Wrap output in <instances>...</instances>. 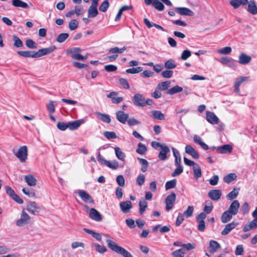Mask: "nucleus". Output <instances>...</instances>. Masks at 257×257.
I'll return each instance as SVG.
<instances>
[{
	"label": "nucleus",
	"mask_w": 257,
	"mask_h": 257,
	"mask_svg": "<svg viewBox=\"0 0 257 257\" xmlns=\"http://www.w3.org/2000/svg\"><path fill=\"white\" fill-rule=\"evenodd\" d=\"M55 49V46H51L48 48L39 49L37 52L34 51H19L17 53L19 55L25 58H39L51 53Z\"/></svg>",
	"instance_id": "f257e3e1"
},
{
	"label": "nucleus",
	"mask_w": 257,
	"mask_h": 257,
	"mask_svg": "<svg viewBox=\"0 0 257 257\" xmlns=\"http://www.w3.org/2000/svg\"><path fill=\"white\" fill-rule=\"evenodd\" d=\"M108 247L112 251L122 255L123 257H133L130 252L124 248L119 246L114 241L106 239Z\"/></svg>",
	"instance_id": "f03ea898"
},
{
	"label": "nucleus",
	"mask_w": 257,
	"mask_h": 257,
	"mask_svg": "<svg viewBox=\"0 0 257 257\" xmlns=\"http://www.w3.org/2000/svg\"><path fill=\"white\" fill-rule=\"evenodd\" d=\"M31 222V217L27 213L25 209H23L21 213L20 217L16 221V224L19 227H23L29 224Z\"/></svg>",
	"instance_id": "7ed1b4c3"
},
{
	"label": "nucleus",
	"mask_w": 257,
	"mask_h": 257,
	"mask_svg": "<svg viewBox=\"0 0 257 257\" xmlns=\"http://www.w3.org/2000/svg\"><path fill=\"white\" fill-rule=\"evenodd\" d=\"M13 152L21 162H25L27 159L28 149L26 146L21 147L17 151L14 150Z\"/></svg>",
	"instance_id": "20e7f679"
},
{
	"label": "nucleus",
	"mask_w": 257,
	"mask_h": 257,
	"mask_svg": "<svg viewBox=\"0 0 257 257\" xmlns=\"http://www.w3.org/2000/svg\"><path fill=\"white\" fill-rule=\"evenodd\" d=\"M202 147L204 150H211L213 151L216 149L217 152L221 154L229 153L232 150V146H221L217 148L214 146L209 147V146H202Z\"/></svg>",
	"instance_id": "39448f33"
},
{
	"label": "nucleus",
	"mask_w": 257,
	"mask_h": 257,
	"mask_svg": "<svg viewBox=\"0 0 257 257\" xmlns=\"http://www.w3.org/2000/svg\"><path fill=\"white\" fill-rule=\"evenodd\" d=\"M126 49V47H123L122 48H119L117 47L111 48L109 49L108 52L110 53L114 54V55L107 56L105 59H108L110 62H113L118 57L117 54L122 53Z\"/></svg>",
	"instance_id": "423d86ee"
},
{
	"label": "nucleus",
	"mask_w": 257,
	"mask_h": 257,
	"mask_svg": "<svg viewBox=\"0 0 257 257\" xmlns=\"http://www.w3.org/2000/svg\"><path fill=\"white\" fill-rule=\"evenodd\" d=\"M25 209L27 210V211L29 212L31 214L34 215L39 213L41 210L40 207L36 202L34 201L29 202L27 204Z\"/></svg>",
	"instance_id": "0eeeda50"
},
{
	"label": "nucleus",
	"mask_w": 257,
	"mask_h": 257,
	"mask_svg": "<svg viewBox=\"0 0 257 257\" xmlns=\"http://www.w3.org/2000/svg\"><path fill=\"white\" fill-rule=\"evenodd\" d=\"M132 100L134 104L136 106L139 107L145 106V97L143 94L139 93H136L134 95Z\"/></svg>",
	"instance_id": "6e6552de"
},
{
	"label": "nucleus",
	"mask_w": 257,
	"mask_h": 257,
	"mask_svg": "<svg viewBox=\"0 0 257 257\" xmlns=\"http://www.w3.org/2000/svg\"><path fill=\"white\" fill-rule=\"evenodd\" d=\"M176 198V195L174 192H172L170 195L167 196L165 201L166 204L165 208L167 211H168L173 208Z\"/></svg>",
	"instance_id": "1a4fd4ad"
},
{
	"label": "nucleus",
	"mask_w": 257,
	"mask_h": 257,
	"mask_svg": "<svg viewBox=\"0 0 257 257\" xmlns=\"http://www.w3.org/2000/svg\"><path fill=\"white\" fill-rule=\"evenodd\" d=\"M219 62L223 65H226L228 67L233 69H235L237 66L236 61L230 57H222L220 58Z\"/></svg>",
	"instance_id": "9d476101"
},
{
	"label": "nucleus",
	"mask_w": 257,
	"mask_h": 257,
	"mask_svg": "<svg viewBox=\"0 0 257 257\" xmlns=\"http://www.w3.org/2000/svg\"><path fill=\"white\" fill-rule=\"evenodd\" d=\"M156 149H161L159 154V158L161 160L165 161L167 159V154L170 152L169 148L167 146H153Z\"/></svg>",
	"instance_id": "9b49d317"
},
{
	"label": "nucleus",
	"mask_w": 257,
	"mask_h": 257,
	"mask_svg": "<svg viewBox=\"0 0 257 257\" xmlns=\"http://www.w3.org/2000/svg\"><path fill=\"white\" fill-rule=\"evenodd\" d=\"M78 194L84 202L94 204V202L91 196L85 191L79 190Z\"/></svg>",
	"instance_id": "f8f14e48"
},
{
	"label": "nucleus",
	"mask_w": 257,
	"mask_h": 257,
	"mask_svg": "<svg viewBox=\"0 0 257 257\" xmlns=\"http://www.w3.org/2000/svg\"><path fill=\"white\" fill-rule=\"evenodd\" d=\"M145 3L147 5H152L155 8L159 11H162L164 10L165 6L163 3L158 0H144Z\"/></svg>",
	"instance_id": "ddd939ff"
},
{
	"label": "nucleus",
	"mask_w": 257,
	"mask_h": 257,
	"mask_svg": "<svg viewBox=\"0 0 257 257\" xmlns=\"http://www.w3.org/2000/svg\"><path fill=\"white\" fill-rule=\"evenodd\" d=\"M89 217L96 221H100L102 220L101 214L95 209L91 208L89 212Z\"/></svg>",
	"instance_id": "4468645a"
},
{
	"label": "nucleus",
	"mask_w": 257,
	"mask_h": 257,
	"mask_svg": "<svg viewBox=\"0 0 257 257\" xmlns=\"http://www.w3.org/2000/svg\"><path fill=\"white\" fill-rule=\"evenodd\" d=\"M239 206L240 204L238 201L235 200L231 203L227 210L234 216L237 214Z\"/></svg>",
	"instance_id": "2eb2a0df"
},
{
	"label": "nucleus",
	"mask_w": 257,
	"mask_h": 257,
	"mask_svg": "<svg viewBox=\"0 0 257 257\" xmlns=\"http://www.w3.org/2000/svg\"><path fill=\"white\" fill-rule=\"evenodd\" d=\"M116 117L120 122L125 124L128 118V114L124 113L123 111L119 110L116 112Z\"/></svg>",
	"instance_id": "dca6fc26"
},
{
	"label": "nucleus",
	"mask_w": 257,
	"mask_h": 257,
	"mask_svg": "<svg viewBox=\"0 0 257 257\" xmlns=\"http://www.w3.org/2000/svg\"><path fill=\"white\" fill-rule=\"evenodd\" d=\"M221 191L218 189H214L208 192L209 197L213 201H218L221 196Z\"/></svg>",
	"instance_id": "f3484780"
},
{
	"label": "nucleus",
	"mask_w": 257,
	"mask_h": 257,
	"mask_svg": "<svg viewBox=\"0 0 257 257\" xmlns=\"http://www.w3.org/2000/svg\"><path fill=\"white\" fill-rule=\"evenodd\" d=\"M177 13L182 16H192L194 15V13L191 10L185 7H176L175 8Z\"/></svg>",
	"instance_id": "a211bd4d"
},
{
	"label": "nucleus",
	"mask_w": 257,
	"mask_h": 257,
	"mask_svg": "<svg viewBox=\"0 0 257 257\" xmlns=\"http://www.w3.org/2000/svg\"><path fill=\"white\" fill-rule=\"evenodd\" d=\"M206 119L211 124H217L219 122V119L217 116L210 111L206 112Z\"/></svg>",
	"instance_id": "6ab92c4d"
},
{
	"label": "nucleus",
	"mask_w": 257,
	"mask_h": 257,
	"mask_svg": "<svg viewBox=\"0 0 257 257\" xmlns=\"http://www.w3.org/2000/svg\"><path fill=\"white\" fill-rule=\"evenodd\" d=\"M237 225L238 223L233 221L227 224L221 231V234L222 235H226L228 234L232 229L235 228Z\"/></svg>",
	"instance_id": "aec40b11"
},
{
	"label": "nucleus",
	"mask_w": 257,
	"mask_h": 257,
	"mask_svg": "<svg viewBox=\"0 0 257 257\" xmlns=\"http://www.w3.org/2000/svg\"><path fill=\"white\" fill-rule=\"evenodd\" d=\"M251 58L245 53H241L238 57V63L242 65H246L250 63Z\"/></svg>",
	"instance_id": "412c9836"
},
{
	"label": "nucleus",
	"mask_w": 257,
	"mask_h": 257,
	"mask_svg": "<svg viewBox=\"0 0 257 257\" xmlns=\"http://www.w3.org/2000/svg\"><path fill=\"white\" fill-rule=\"evenodd\" d=\"M119 206L121 211L123 213H126L129 212L132 208V203L130 201H126L120 203Z\"/></svg>",
	"instance_id": "4be33fe9"
},
{
	"label": "nucleus",
	"mask_w": 257,
	"mask_h": 257,
	"mask_svg": "<svg viewBox=\"0 0 257 257\" xmlns=\"http://www.w3.org/2000/svg\"><path fill=\"white\" fill-rule=\"evenodd\" d=\"M83 122V119L69 121L68 122V128L72 131L77 130Z\"/></svg>",
	"instance_id": "5701e85b"
},
{
	"label": "nucleus",
	"mask_w": 257,
	"mask_h": 257,
	"mask_svg": "<svg viewBox=\"0 0 257 257\" xmlns=\"http://www.w3.org/2000/svg\"><path fill=\"white\" fill-rule=\"evenodd\" d=\"M257 228V218H254L248 224H246L243 228V231L247 232L251 229Z\"/></svg>",
	"instance_id": "b1692460"
},
{
	"label": "nucleus",
	"mask_w": 257,
	"mask_h": 257,
	"mask_svg": "<svg viewBox=\"0 0 257 257\" xmlns=\"http://www.w3.org/2000/svg\"><path fill=\"white\" fill-rule=\"evenodd\" d=\"M12 5L16 8H29V5L27 3L23 2L21 0H12Z\"/></svg>",
	"instance_id": "393cba45"
},
{
	"label": "nucleus",
	"mask_w": 257,
	"mask_h": 257,
	"mask_svg": "<svg viewBox=\"0 0 257 257\" xmlns=\"http://www.w3.org/2000/svg\"><path fill=\"white\" fill-rule=\"evenodd\" d=\"M97 6L91 5L88 9V17L94 18L97 16L98 11L97 9Z\"/></svg>",
	"instance_id": "a878e982"
},
{
	"label": "nucleus",
	"mask_w": 257,
	"mask_h": 257,
	"mask_svg": "<svg viewBox=\"0 0 257 257\" xmlns=\"http://www.w3.org/2000/svg\"><path fill=\"white\" fill-rule=\"evenodd\" d=\"M185 152L191 155L194 159H198L199 157L198 153L192 147V146H186Z\"/></svg>",
	"instance_id": "bb28decb"
},
{
	"label": "nucleus",
	"mask_w": 257,
	"mask_h": 257,
	"mask_svg": "<svg viewBox=\"0 0 257 257\" xmlns=\"http://www.w3.org/2000/svg\"><path fill=\"white\" fill-rule=\"evenodd\" d=\"M232 216L233 215L228 210L224 211L221 216V222L223 223L229 222L232 219Z\"/></svg>",
	"instance_id": "cd10ccee"
},
{
	"label": "nucleus",
	"mask_w": 257,
	"mask_h": 257,
	"mask_svg": "<svg viewBox=\"0 0 257 257\" xmlns=\"http://www.w3.org/2000/svg\"><path fill=\"white\" fill-rule=\"evenodd\" d=\"M151 112L152 116L154 119H157L160 120H164L165 119L164 114L160 110H152Z\"/></svg>",
	"instance_id": "c85d7f7f"
},
{
	"label": "nucleus",
	"mask_w": 257,
	"mask_h": 257,
	"mask_svg": "<svg viewBox=\"0 0 257 257\" xmlns=\"http://www.w3.org/2000/svg\"><path fill=\"white\" fill-rule=\"evenodd\" d=\"M220 248V244L215 240H211L209 243V249L210 252L214 253Z\"/></svg>",
	"instance_id": "c756f323"
},
{
	"label": "nucleus",
	"mask_w": 257,
	"mask_h": 257,
	"mask_svg": "<svg viewBox=\"0 0 257 257\" xmlns=\"http://www.w3.org/2000/svg\"><path fill=\"white\" fill-rule=\"evenodd\" d=\"M91 246L97 252L101 254H103L107 251V248L105 246L96 243H92Z\"/></svg>",
	"instance_id": "7c9ffc66"
},
{
	"label": "nucleus",
	"mask_w": 257,
	"mask_h": 257,
	"mask_svg": "<svg viewBox=\"0 0 257 257\" xmlns=\"http://www.w3.org/2000/svg\"><path fill=\"white\" fill-rule=\"evenodd\" d=\"M170 84L171 82L170 81H166L158 83L157 87L160 91L168 90Z\"/></svg>",
	"instance_id": "2f4dec72"
},
{
	"label": "nucleus",
	"mask_w": 257,
	"mask_h": 257,
	"mask_svg": "<svg viewBox=\"0 0 257 257\" xmlns=\"http://www.w3.org/2000/svg\"><path fill=\"white\" fill-rule=\"evenodd\" d=\"M247 11L252 15L257 14V7L254 1H250L247 7Z\"/></svg>",
	"instance_id": "473e14b6"
},
{
	"label": "nucleus",
	"mask_w": 257,
	"mask_h": 257,
	"mask_svg": "<svg viewBox=\"0 0 257 257\" xmlns=\"http://www.w3.org/2000/svg\"><path fill=\"white\" fill-rule=\"evenodd\" d=\"M25 180L27 184L30 186H34L36 184V180L34 176L32 175L25 176Z\"/></svg>",
	"instance_id": "72a5a7b5"
},
{
	"label": "nucleus",
	"mask_w": 257,
	"mask_h": 257,
	"mask_svg": "<svg viewBox=\"0 0 257 257\" xmlns=\"http://www.w3.org/2000/svg\"><path fill=\"white\" fill-rule=\"evenodd\" d=\"M95 114L100 117L102 121L106 123H109L111 121L110 116L108 114L102 113L99 112H95Z\"/></svg>",
	"instance_id": "f704fd0d"
},
{
	"label": "nucleus",
	"mask_w": 257,
	"mask_h": 257,
	"mask_svg": "<svg viewBox=\"0 0 257 257\" xmlns=\"http://www.w3.org/2000/svg\"><path fill=\"white\" fill-rule=\"evenodd\" d=\"M84 231L89 234H91L94 238H95L98 241H101L102 239V237L101 236V234L98 232H96L93 231L92 230L87 229V228H84Z\"/></svg>",
	"instance_id": "c9c22d12"
},
{
	"label": "nucleus",
	"mask_w": 257,
	"mask_h": 257,
	"mask_svg": "<svg viewBox=\"0 0 257 257\" xmlns=\"http://www.w3.org/2000/svg\"><path fill=\"white\" fill-rule=\"evenodd\" d=\"M183 89L182 87L178 85H176L173 87L169 89L167 91L166 93L169 95H173L174 94L181 92L183 91Z\"/></svg>",
	"instance_id": "e433bc0d"
},
{
	"label": "nucleus",
	"mask_w": 257,
	"mask_h": 257,
	"mask_svg": "<svg viewBox=\"0 0 257 257\" xmlns=\"http://www.w3.org/2000/svg\"><path fill=\"white\" fill-rule=\"evenodd\" d=\"M164 66L167 69H172L176 68L177 66V63L175 60L170 59L165 62Z\"/></svg>",
	"instance_id": "4c0bfd02"
},
{
	"label": "nucleus",
	"mask_w": 257,
	"mask_h": 257,
	"mask_svg": "<svg viewBox=\"0 0 257 257\" xmlns=\"http://www.w3.org/2000/svg\"><path fill=\"white\" fill-rule=\"evenodd\" d=\"M193 171L194 175V177L196 179H198L202 175L201 167L198 164H196L193 167Z\"/></svg>",
	"instance_id": "58836bf2"
},
{
	"label": "nucleus",
	"mask_w": 257,
	"mask_h": 257,
	"mask_svg": "<svg viewBox=\"0 0 257 257\" xmlns=\"http://www.w3.org/2000/svg\"><path fill=\"white\" fill-rule=\"evenodd\" d=\"M138 160L139 161L140 163L142 165L141 171L143 172H146L148 169V162L146 160L140 158H138Z\"/></svg>",
	"instance_id": "ea45409f"
},
{
	"label": "nucleus",
	"mask_w": 257,
	"mask_h": 257,
	"mask_svg": "<svg viewBox=\"0 0 257 257\" xmlns=\"http://www.w3.org/2000/svg\"><path fill=\"white\" fill-rule=\"evenodd\" d=\"M147 202L145 200L142 199L141 200H140L139 202V213L141 215L144 214V212L146 209V208L147 207Z\"/></svg>",
	"instance_id": "a19ab883"
},
{
	"label": "nucleus",
	"mask_w": 257,
	"mask_h": 257,
	"mask_svg": "<svg viewBox=\"0 0 257 257\" xmlns=\"http://www.w3.org/2000/svg\"><path fill=\"white\" fill-rule=\"evenodd\" d=\"M13 40L14 42V46L17 48L22 47L23 45V43L21 39L16 35L13 36Z\"/></svg>",
	"instance_id": "79ce46f5"
},
{
	"label": "nucleus",
	"mask_w": 257,
	"mask_h": 257,
	"mask_svg": "<svg viewBox=\"0 0 257 257\" xmlns=\"http://www.w3.org/2000/svg\"><path fill=\"white\" fill-rule=\"evenodd\" d=\"M236 178V176L234 173H230L227 175H226L224 178L223 180L225 182L227 183H230L232 181L235 180Z\"/></svg>",
	"instance_id": "37998d69"
},
{
	"label": "nucleus",
	"mask_w": 257,
	"mask_h": 257,
	"mask_svg": "<svg viewBox=\"0 0 257 257\" xmlns=\"http://www.w3.org/2000/svg\"><path fill=\"white\" fill-rule=\"evenodd\" d=\"M114 150L117 158L120 160L123 161L125 158V155L121 151V149L118 147H116Z\"/></svg>",
	"instance_id": "c03bdc74"
},
{
	"label": "nucleus",
	"mask_w": 257,
	"mask_h": 257,
	"mask_svg": "<svg viewBox=\"0 0 257 257\" xmlns=\"http://www.w3.org/2000/svg\"><path fill=\"white\" fill-rule=\"evenodd\" d=\"M238 194V189L234 188L227 195V198L229 200H232L235 198Z\"/></svg>",
	"instance_id": "a18cd8bd"
},
{
	"label": "nucleus",
	"mask_w": 257,
	"mask_h": 257,
	"mask_svg": "<svg viewBox=\"0 0 257 257\" xmlns=\"http://www.w3.org/2000/svg\"><path fill=\"white\" fill-rule=\"evenodd\" d=\"M232 51V49L230 47H225L221 49H219L217 52L220 54L227 55L229 54Z\"/></svg>",
	"instance_id": "49530a36"
},
{
	"label": "nucleus",
	"mask_w": 257,
	"mask_h": 257,
	"mask_svg": "<svg viewBox=\"0 0 257 257\" xmlns=\"http://www.w3.org/2000/svg\"><path fill=\"white\" fill-rule=\"evenodd\" d=\"M82 51V49L78 47H73L70 49H68L66 50V53L67 54L75 55L78 54Z\"/></svg>",
	"instance_id": "de8ad7c7"
},
{
	"label": "nucleus",
	"mask_w": 257,
	"mask_h": 257,
	"mask_svg": "<svg viewBox=\"0 0 257 257\" xmlns=\"http://www.w3.org/2000/svg\"><path fill=\"white\" fill-rule=\"evenodd\" d=\"M194 211V207L193 206H188L186 210H185L183 215L186 217L192 216Z\"/></svg>",
	"instance_id": "09e8293b"
},
{
	"label": "nucleus",
	"mask_w": 257,
	"mask_h": 257,
	"mask_svg": "<svg viewBox=\"0 0 257 257\" xmlns=\"http://www.w3.org/2000/svg\"><path fill=\"white\" fill-rule=\"evenodd\" d=\"M176 185V180L173 179L172 180L167 181L165 184V189L168 190L169 189L174 188Z\"/></svg>",
	"instance_id": "8fccbe9b"
},
{
	"label": "nucleus",
	"mask_w": 257,
	"mask_h": 257,
	"mask_svg": "<svg viewBox=\"0 0 257 257\" xmlns=\"http://www.w3.org/2000/svg\"><path fill=\"white\" fill-rule=\"evenodd\" d=\"M186 252L182 249L175 250L172 253L174 257H184Z\"/></svg>",
	"instance_id": "3c124183"
},
{
	"label": "nucleus",
	"mask_w": 257,
	"mask_h": 257,
	"mask_svg": "<svg viewBox=\"0 0 257 257\" xmlns=\"http://www.w3.org/2000/svg\"><path fill=\"white\" fill-rule=\"evenodd\" d=\"M78 25V22L75 19H73L69 23V28L71 31H73L76 29Z\"/></svg>",
	"instance_id": "603ef678"
},
{
	"label": "nucleus",
	"mask_w": 257,
	"mask_h": 257,
	"mask_svg": "<svg viewBox=\"0 0 257 257\" xmlns=\"http://www.w3.org/2000/svg\"><path fill=\"white\" fill-rule=\"evenodd\" d=\"M69 37L68 33H61L59 34L57 38V41L59 43L64 42Z\"/></svg>",
	"instance_id": "864d4df0"
},
{
	"label": "nucleus",
	"mask_w": 257,
	"mask_h": 257,
	"mask_svg": "<svg viewBox=\"0 0 257 257\" xmlns=\"http://www.w3.org/2000/svg\"><path fill=\"white\" fill-rule=\"evenodd\" d=\"M143 70V67H138L136 68H129L126 70L127 73L136 74L141 72Z\"/></svg>",
	"instance_id": "5fc2aeb1"
},
{
	"label": "nucleus",
	"mask_w": 257,
	"mask_h": 257,
	"mask_svg": "<svg viewBox=\"0 0 257 257\" xmlns=\"http://www.w3.org/2000/svg\"><path fill=\"white\" fill-rule=\"evenodd\" d=\"M109 6V2L107 0H105L100 5L99 10L101 12H105L108 9Z\"/></svg>",
	"instance_id": "6e6d98bb"
},
{
	"label": "nucleus",
	"mask_w": 257,
	"mask_h": 257,
	"mask_svg": "<svg viewBox=\"0 0 257 257\" xmlns=\"http://www.w3.org/2000/svg\"><path fill=\"white\" fill-rule=\"evenodd\" d=\"M249 79V77L241 76L236 79L234 84L236 85L240 86L242 83L247 81Z\"/></svg>",
	"instance_id": "4d7b16f0"
},
{
	"label": "nucleus",
	"mask_w": 257,
	"mask_h": 257,
	"mask_svg": "<svg viewBox=\"0 0 257 257\" xmlns=\"http://www.w3.org/2000/svg\"><path fill=\"white\" fill-rule=\"evenodd\" d=\"M191 55V52L188 50H185L182 52L181 56V59L182 60H186Z\"/></svg>",
	"instance_id": "13d9d810"
},
{
	"label": "nucleus",
	"mask_w": 257,
	"mask_h": 257,
	"mask_svg": "<svg viewBox=\"0 0 257 257\" xmlns=\"http://www.w3.org/2000/svg\"><path fill=\"white\" fill-rule=\"evenodd\" d=\"M173 71L169 69H167L161 73V75L165 78H170L172 77Z\"/></svg>",
	"instance_id": "bf43d9fd"
},
{
	"label": "nucleus",
	"mask_w": 257,
	"mask_h": 257,
	"mask_svg": "<svg viewBox=\"0 0 257 257\" xmlns=\"http://www.w3.org/2000/svg\"><path fill=\"white\" fill-rule=\"evenodd\" d=\"M105 166L110 168L116 169L118 167V163L116 161H113L112 162L108 161Z\"/></svg>",
	"instance_id": "052dcab7"
},
{
	"label": "nucleus",
	"mask_w": 257,
	"mask_h": 257,
	"mask_svg": "<svg viewBox=\"0 0 257 257\" xmlns=\"http://www.w3.org/2000/svg\"><path fill=\"white\" fill-rule=\"evenodd\" d=\"M26 45L28 48L31 49L37 48V44L31 39L27 40L26 41Z\"/></svg>",
	"instance_id": "680f3d73"
},
{
	"label": "nucleus",
	"mask_w": 257,
	"mask_h": 257,
	"mask_svg": "<svg viewBox=\"0 0 257 257\" xmlns=\"http://www.w3.org/2000/svg\"><path fill=\"white\" fill-rule=\"evenodd\" d=\"M177 168L172 174V177H175L179 175L183 171V168L182 166H176Z\"/></svg>",
	"instance_id": "e2e57ef3"
},
{
	"label": "nucleus",
	"mask_w": 257,
	"mask_h": 257,
	"mask_svg": "<svg viewBox=\"0 0 257 257\" xmlns=\"http://www.w3.org/2000/svg\"><path fill=\"white\" fill-rule=\"evenodd\" d=\"M104 136L108 139H115L117 138L116 134L113 132H105Z\"/></svg>",
	"instance_id": "0e129e2a"
},
{
	"label": "nucleus",
	"mask_w": 257,
	"mask_h": 257,
	"mask_svg": "<svg viewBox=\"0 0 257 257\" xmlns=\"http://www.w3.org/2000/svg\"><path fill=\"white\" fill-rule=\"evenodd\" d=\"M116 181L117 183L119 185V186L121 187H123L125 184V181L124 177L122 175H118L116 179Z\"/></svg>",
	"instance_id": "69168bd1"
},
{
	"label": "nucleus",
	"mask_w": 257,
	"mask_h": 257,
	"mask_svg": "<svg viewBox=\"0 0 257 257\" xmlns=\"http://www.w3.org/2000/svg\"><path fill=\"white\" fill-rule=\"evenodd\" d=\"M5 189L6 193L11 198L13 197V196L16 194L14 189L9 186H6L5 187Z\"/></svg>",
	"instance_id": "338daca9"
},
{
	"label": "nucleus",
	"mask_w": 257,
	"mask_h": 257,
	"mask_svg": "<svg viewBox=\"0 0 257 257\" xmlns=\"http://www.w3.org/2000/svg\"><path fill=\"white\" fill-rule=\"evenodd\" d=\"M249 210V205L247 202H244L241 206V211L243 214L248 213Z\"/></svg>",
	"instance_id": "774afa93"
}]
</instances>
